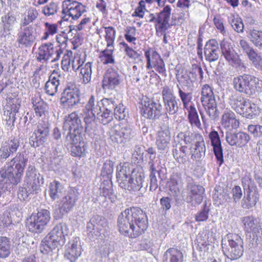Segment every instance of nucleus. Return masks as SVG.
Here are the masks:
<instances>
[{"mask_svg":"<svg viewBox=\"0 0 262 262\" xmlns=\"http://www.w3.org/2000/svg\"><path fill=\"white\" fill-rule=\"evenodd\" d=\"M187 125L186 130L180 132L176 137L181 147L179 150L173 148L172 153L179 163H183L184 157L189 155L195 161L200 160L205 155L206 146L203 136L199 133H191Z\"/></svg>","mask_w":262,"mask_h":262,"instance_id":"f257e3e1","label":"nucleus"},{"mask_svg":"<svg viewBox=\"0 0 262 262\" xmlns=\"http://www.w3.org/2000/svg\"><path fill=\"white\" fill-rule=\"evenodd\" d=\"M118 226L121 234L136 238L144 232L148 227L146 215L139 208H127L119 215Z\"/></svg>","mask_w":262,"mask_h":262,"instance_id":"f03ea898","label":"nucleus"},{"mask_svg":"<svg viewBox=\"0 0 262 262\" xmlns=\"http://www.w3.org/2000/svg\"><path fill=\"white\" fill-rule=\"evenodd\" d=\"M116 178L120 187L125 190L136 191L142 187L144 174L133 171L130 174L128 167L119 165L117 167Z\"/></svg>","mask_w":262,"mask_h":262,"instance_id":"7ed1b4c3","label":"nucleus"},{"mask_svg":"<svg viewBox=\"0 0 262 262\" xmlns=\"http://www.w3.org/2000/svg\"><path fill=\"white\" fill-rule=\"evenodd\" d=\"M69 230L64 223L57 224L46 237L45 244L40 247V251L44 254H48L50 251L58 249L66 242V236L68 235Z\"/></svg>","mask_w":262,"mask_h":262,"instance_id":"20e7f679","label":"nucleus"},{"mask_svg":"<svg viewBox=\"0 0 262 262\" xmlns=\"http://www.w3.org/2000/svg\"><path fill=\"white\" fill-rule=\"evenodd\" d=\"M232 84L236 91L246 95L262 92V80L250 74H244L234 77Z\"/></svg>","mask_w":262,"mask_h":262,"instance_id":"39448f33","label":"nucleus"},{"mask_svg":"<svg viewBox=\"0 0 262 262\" xmlns=\"http://www.w3.org/2000/svg\"><path fill=\"white\" fill-rule=\"evenodd\" d=\"M244 242L236 234H228L222 241L224 253L231 260L239 258L243 254Z\"/></svg>","mask_w":262,"mask_h":262,"instance_id":"423d86ee","label":"nucleus"},{"mask_svg":"<svg viewBox=\"0 0 262 262\" xmlns=\"http://www.w3.org/2000/svg\"><path fill=\"white\" fill-rule=\"evenodd\" d=\"M78 198V192L74 188H70L64 193L58 201V209L54 212V217L60 219L69 213L74 207Z\"/></svg>","mask_w":262,"mask_h":262,"instance_id":"0eeeda50","label":"nucleus"},{"mask_svg":"<svg viewBox=\"0 0 262 262\" xmlns=\"http://www.w3.org/2000/svg\"><path fill=\"white\" fill-rule=\"evenodd\" d=\"M201 101L207 114L211 119L218 118L220 112L212 89L208 84L202 88Z\"/></svg>","mask_w":262,"mask_h":262,"instance_id":"6e6552de","label":"nucleus"},{"mask_svg":"<svg viewBox=\"0 0 262 262\" xmlns=\"http://www.w3.org/2000/svg\"><path fill=\"white\" fill-rule=\"evenodd\" d=\"M62 54L60 47H55L52 43L49 42L42 43L36 52V58L38 62L48 63L51 59V62L58 61Z\"/></svg>","mask_w":262,"mask_h":262,"instance_id":"1a4fd4ad","label":"nucleus"},{"mask_svg":"<svg viewBox=\"0 0 262 262\" xmlns=\"http://www.w3.org/2000/svg\"><path fill=\"white\" fill-rule=\"evenodd\" d=\"M101 108L100 101L96 100L94 96L91 95L83 110L85 130L91 129V125L94 123L96 118L99 120V116L101 115Z\"/></svg>","mask_w":262,"mask_h":262,"instance_id":"9d476101","label":"nucleus"},{"mask_svg":"<svg viewBox=\"0 0 262 262\" xmlns=\"http://www.w3.org/2000/svg\"><path fill=\"white\" fill-rule=\"evenodd\" d=\"M50 220V212L46 209H40L37 213H33L27 219V227L30 232L41 233Z\"/></svg>","mask_w":262,"mask_h":262,"instance_id":"9b49d317","label":"nucleus"},{"mask_svg":"<svg viewBox=\"0 0 262 262\" xmlns=\"http://www.w3.org/2000/svg\"><path fill=\"white\" fill-rule=\"evenodd\" d=\"M86 6L81 3L73 0H64L62 2L61 17L64 21L78 19L85 12Z\"/></svg>","mask_w":262,"mask_h":262,"instance_id":"f8f14e48","label":"nucleus"},{"mask_svg":"<svg viewBox=\"0 0 262 262\" xmlns=\"http://www.w3.org/2000/svg\"><path fill=\"white\" fill-rule=\"evenodd\" d=\"M141 113L145 118L156 120L162 115V106L159 101H155L148 97H143L141 101Z\"/></svg>","mask_w":262,"mask_h":262,"instance_id":"ddd939ff","label":"nucleus"},{"mask_svg":"<svg viewBox=\"0 0 262 262\" xmlns=\"http://www.w3.org/2000/svg\"><path fill=\"white\" fill-rule=\"evenodd\" d=\"M50 124L48 121H39L29 137V144L37 147L46 142L49 136Z\"/></svg>","mask_w":262,"mask_h":262,"instance_id":"4468645a","label":"nucleus"},{"mask_svg":"<svg viewBox=\"0 0 262 262\" xmlns=\"http://www.w3.org/2000/svg\"><path fill=\"white\" fill-rule=\"evenodd\" d=\"M107 227V220L103 217L96 215L87 223L86 232L89 237L92 241L99 238L102 232Z\"/></svg>","mask_w":262,"mask_h":262,"instance_id":"2eb2a0df","label":"nucleus"},{"mask_svg":"<svg viewBox=\"0 0 262 262\" xmlns=\"http://www.w3.org/2000/svg\"><path fill=\"white\" fill-rule=\"evenodd\" d=\"M242 184L244 187H248V190L247 194L244 195L242 200V206L244 208L249 209L257 203L259 199V194L251 179L248 177L242 179Z\"/></svg>","mask_w":262,"mask_h":262,"instance_id":"dca6fc26","label":"nucleus"},{"mask_svg":"<svg viewBox=\"0 0 262 262\" xmlns=\"http://www.w3.org/2000/svg\"><path fill=\"white\" fill-rule=\"evenodd\" d=\"M146 58V68L148 69L154 68L161 76H167L165 64L160 55L155 50L149 49L145 52Z\"/></svg>","mask_w":262,"mask_h":262,"instance_id":"f3484780","label":"nucleus"},{"mask_svg":"<svg viewBox=\"0 0 262 262\" xmlns=\"http://www.w3.org/2000/svg\"><path fill=\"white\" fill-rule=\"evenodd\" d=\"M162 96L166 113L170 115L176 114L179 111L181 102L173 94L172 90L165 85L162 88Z\"/></svg>","mask_w":262,"mask_h":262,"instance_id":"a211bd4d","label":"nucleus"},{"mask_svg":"<svg viewBox=\"0 0 262 262\" xmlns=\"http://www.w3.org/2000/svg\"><path fill=\"white\" fill-rule=\"evenodd\" d=\"M63 128L69 132L67 137L82 135L83 128L81 125V121L75 113H72L64 118Z\"/></svg>","mask_w":262,"mask_h":262,"instance_id":"6ab92c4d","label":"nucleus"},{"mask_svg":"<svg viewBox=\"0 0 262 262\" xmlns=\"http://www.w3.org/2000/svg\"><path fill=\"white\" fill-rule=\"evenodd\" d=\"M44 179L38 170L33 166L29 165L26 170L25 185L31 187L33 191L38 192L40 187L43 184Z\"/></svg>","mask_w":262,"mask_h":262,"instance_id":"aec40b11","label":"nucleus"},{"mask_svg":"<svg viewBox=\"0 0 262 262\" xmlns=\"http://www.w3.org/2000/svg\"><path fill=\"white\" fill-rule=\"evenodd\" d=\"M28 158L24 152H18L8 165V168H12L13 169L11 172L16 177L15 182H20Z\"/></svg>","mask_w":262,"mask_h":262,"instance_id":"412c9836","label":"nucleus"},{"mask_svg":"<svg viewBox=\"0 0 262 262\" xmlns=\"http://www.w3.org/2000/svg\"><path fill=\"white\" fill-rule=\"evenodd\" d=\"M100 102L101 115L99 116V121L104 125L107 124L113 120V110L117 104L113 98H103Z\"/></svg>","mask_w":262,"mask_h":262,"instance_id":"4be33fe9","label":"nucleus"},{"mask_svg":"<svg viewBox=\"0 0 262 262\" xmlns=\"http://www.w3.org/2000/svg\"><path fill=\"white\" fill-rule=\"evenodd\" d=\"M81 245L78 237H73L66 246L64 257L70 262H75L80 256Z\"/></svg>","mask_w":262,"mask_h":262,"instance_id":"5701e85b","label":"nucleus"},{"mask_svg":"<svg viewBox=\"0 0 262 262\" xmlns=\"http://www.w3.org/2000/svg\"><path fill=\"white\" fill-rule=\"evenodd\" d=\"M66 141L72 145L71 154L73 156L82 157L87 152L85 143L83 141L82 135L67 137Z\"/></svg>","mask_w":262,"mask_h":262,"instance_id":"b1692460","label":"nucleus"},{"mask_svg":"<svg viewBox=\"0 0 262 262\" xmlns=\"http://www.w3.org/2000/svg\"><path fill=\"white\" fill-rule=\"evenodd\" d=\"M171 11V7L166 5L160 12L156 13L157 24H155V29L157 33H164L168 29Z\"/></svg>","mask_w":262,"mask_h":262,"instance_id":"393cba45","label":"nucleus"},{"mask_svg":"<svg viewBox=\"0 0 262 262\" xmlns=\"http://www.w3.org/2000/svg\"><path fill=\"white\" fill-rule=\"evenodd\" d=\"M80 92L75 86H67L63 90L61 102L69 106H73L80 103Z\"/></svg>","mask_w":262,"mask_h":262,"instance_id":"a878e982","label":"nucleus"},{"mask_svg":"<svg viewBox=\"0 0 262 262\" xmlns=\"http://www.w3.org/2000/svg\"><path fill=\"white\" fill-rule=\"evenodd\" d=\"M121 78L118 73L114 69H108L103 76L102 88L104 90H113L118 86Z\"/></svg>","mask_w":262,"mask_h":262,"instance_id":"bb28decb","label":"nucleus"},{"mask_svg":"<svg viewBox=\"0 0 262 262\" xmlns=\"http://www.w3.org/2000/svg\"><path fill=\"white\" fill-rule=\"evenodd\" d=\"M19 145V139L16 138L3 142L0 147L1 160H6L11 155L15 152Z\"/></svg>","mask_w":262,"mask_h":262,"instance_id":"cd10ccee","label":"nucleus"},{"mask_svg":"<svg viewBox=\"0 0 262 262\" xmlns=\"http://www.w3.org/2000/svg\"><path fill=\"white\" fill-rule=\"evenodd\" d=\"M35 39L34 29L32 26H22L17 34V42L26 46H31Z\"/></svg>","mask_w":262,"mask_h":262,"instance_id":"c85d7f7f","label":"nucleus"},{"mask_svg":"<svg viewBox=\"0 0 262 262\" xmlns=\"http://www.w3.org/2000/svg\"><path fill=\"white\" fill-rule=\"evenodd\" d=\"M204 54L205 59L210 62L216 61L219 59L220 50L219 43L215 39H210L206 43Z\"/></svg>","mask_w":262,"mask_h":262,"instance_id":"c756f323","label":"nucleus"},{"mask_svg":"<svg viewBox=\"0 0 262 262\" xmlns=\"http://www.w3.org/2000/svg\"><path fill=\"white\" fill-rule=\"evenodd\" d=\"M209 137L211 141V144L213 147L214 154L219 165L221 166L224 162V156L219 135L216 131L213 130L209 133Z\"/></svg>","mask_w":262,"mask_h":262,"instance_id":"7c9ffc66","label":"nucleus"},{"mask_svg":"<svg viewBox=\"0 0 262 262\" xmlns=\"http://www.w3.org/2000/svg\"><path fill=\"white\" fill-rule=\"evenodd\" d=\"M170 139L171 136L169 128L167 127L161 128L158 132L156 137V143L158 149L161 151L167 150L169 147Z\"/></svg>","mask_w":262,"mask_h":262,"instance_id":"2f4dec72","label":"nucleus"},{"mask_svg":"<svg viewBox=\"0 0 262 262\" xmlns=\"http://www.w3.org/2000/svg\"><path fill=\"white\" fill-rule=\"evenodd\" d=\"M60 78V75L58 74V73L54 70L49 76L45 85V93L47 95L53 96L57 92Z\"/></svg>","mask_w":262,"mask_h":262,"instance_id":"473e14b6","label":"nucleus"},{"mask_svg":"<svg viewBox=\"0 0 262 262\" xmlns=\"http://www.w3.org/2000/svg\"><path fill=\"white\" fill-rule=\"evenodd\" d=\"M188 189L189 192L187 198L188 201L192 204H200L203 200L204 188L200 185L190 184Z\"/></svg>","mask_w":262,"mask_h":262,"instance_id":"72a5a7b5","label":"nucleus"},{"mask_svg":"<svg viewBox=\"0 0 262 262\" xmlns=\"http://www.w3.org/2000/svg\"><path fill=\"white\" fill-rule=\"evenodd\" d=\"M242 222L244 224L245 231L249 233H252L257 236L259 233L261 227L257 220L252 216H245L242 219Z\"/></svg>","mask_w":262,"mask_h":262,"instance_id":"f704fd0d","label":"nucleus"},{"mask_svg":"<svg viewBox=\"0 0 262 262\" xmlns=\"http://www.w3.org/2000/svg\"><path fill=\"white\" fill-rule=\"evenodd\" d=\"M220 47L222 55L229 63L231 64L238 57L231 43L228 41L225 40L221 41Z\"/></svg>","mask_w":262,"mask_h":262,"instance_id":"c9c22d12","label":"nucleus"},{"mask_svg":"<svg viewBox=\"0 0 262 262\" xmlns=\"http://www.w3.org/2000/svg\"><path fill=\"white\" fill-rule=\"evenodd\" d=\"M221 123L222 125L227 128H237L239 126V122L236 119L235 114L230 110L224 112L222 115Z\"/></svg>","mask_w":262,"mask_h":262,"instance_id":"e433bc0d","label":"nucleus"},{"mask_svg":"<svg viewBox=\"0 0 262 262\" xmlns=\"http://www.w3.org/2000/svg\"><path fill=\"white\" fill-rule=\"evenodd\" d=\"M49 194L50 198L54 201L59 200L67 191L64 186L58 181H54L51 182L49 187Z\"/></svg>","mask_w":262,"mask_h":262,"instance_id":"4c0bfd02","label":"nucleus"},{"mask_svg":"<svg viewBox=\"0 0 262 262\" xmlns=\"http://www.w3.org/2000/svg\"><path fill=\"white\" fill-rule=\"evenodd\" d=\"M12 168L5 167L0 171V187H4L5 185L12 184L16 185L20 182H15V176L12 173Z\"/></svg>","mask_w":262,"mask_h":262,"instance_id":"58836bf2","label":"nucleus"},{"mask_svg":"<svg viewBox=\"0 0 262 262\" xmlns=\"http://www.w3.org/2000/svg\"><path fill=\"white\" fill-rule=\"evenodd\" d=\"M183 253L177 248H169L163 255V262H183Z\"/></svg>","mask_w":262,"mask_h":262,"instance_id":"ea45409f","label":"nucleus"},{"mask_svg":"<svg viewBox=\"0 0 262 262\" xmlns=\"http://www.w3.org/2000/svg\"><path fill=\"white\" fill-rule=\"evenodd\" d=\"M177 79L179 83L183 86L190 88L195 79V73L189 71H183L181 74L176 75Z\"/></svg>","mask_w":262,"mask_h":262,"instance_id":"a19ab883","label":"nucleus"},{"mask_svg":"<svg viewBox=\"0 0 262 262\" xmlns=\"http://www.w3.org/2000/svg\"><path fill=\"white\" fill-rule=\"evenodd\" d=\"M240 108L241 111H236L237 113L246 118H252L255 114L256 106L254 103H251L249 99H247Z\"/></svg>","mask_w":262,"mask_h":262,"instance_id":"79ce46f5","label":"nucleus"},{"mask_svg":"<svg viewBox=\"0 0 262 262\" xmlns=\"http://www.w3.org/2000/svg\"><path fill=\"white\" fill-rule=\"evenodd\" d=\"M247 99L245 98L236 93H234L230 96L228 99V102L231 107L236 112H241L240 107Z\"/></svg>","mask_w":262,"mask_h":262,"instance_id":"37998d69","label":"nucleus"},{"mask_svg":"<svg viewBox=\"0 0 262 262\" xmlns=\"http://www.w3.org/2000/svg\"><path fill=\"white\" fill-rule=\"evenodd\" d=\"M119 137V144L124 143L129 141L134 136L132 128L128 125H120Z\"/></svg>","mask_w":262,"mask_h":262,"instance_id":"c03bdc74","label":"nucleus"},{"mask_svg":"<svg viewBox=\"0 0 262 262\" xmlns=\"http://www.w3.org/2000/svg\"><path fill=\"white\" fill-rule=\"evenodd\" d=\"M187 110L188 113V119L191 125L192 126H195L198 128H201V123L194 106L193 105H190Z\"/></svg>","mask_w":262,"mask_h":262,"instance_id":"a18cd8bd","label":"nucleus"},{"mask_svg":"<svg viewBox=\"0 0 262 262\" xmlns=\"http://www.w3.org/2000/svg\"><path fill=\"white\" fill-rule=\"evenodd\" d=\"M249 38L250 41L258 49H262V31L251 29L249 31Z\"/></svg>","mask_w":262,"mask_h":262,"instance_id":"49530a36","label":"nucleus"},{"mask_svg":"<svg viewBox=\"0 0 262 262\" xmlns=\"http://www.w3.org/2000/svg\"><path fill=\"white\" fill-rule=\"evenodd\" d=\"M1 19L5 32H9L12 30L16 23V17L10 13L2 16Z\"/></svg>","mask_w":262,"mask_h":262,"instance_id":"de8ad7c7","label":"nucleus"},{"mask_svg":"<svg viewBox=\"0 0 262 262\" xmlns=\"http://www.w3.org/2000/svg\"><path fill=\"white\" fill-rule=\"evenodd\" d=\"M229 198V194L221 187H216L213 193V199L216 203L222 204Z\"/></svg>","mask_w":262,"mask_h":262,"instance_id":"09e8293b","label":"nucleus"},{"mask_svg":"<svg viewBox=\"0 0 262 262\" xmlns=\"http://www.w3.org/2000/svg\"><path fill=\"white\" fill-rule=\"evenodd\" d=\"M59 10V3L51 2L45 6L41 9V12L47 17L54 16Z\"/></svg>","mask_w":262,"mask_h":262,"instance_id":"8fccbe9b","label":"nucleus"},{"mask_svg":"<svg viewBox=\"0 0 262 262\" xmlns=\"http://www.w3.org/2000/svg\"><path fill=\"white\" fill-rule=\"evenodd\" d=\"M38 12L35 8H29L25 14L24 17L20 24L22 26H26L32 23L37 17Z\"/></svg>","mask_w":262,"mask_h":262,"instance_id":"3c124183","label":"nucleus"},{"mask_svg":"<svg viewBox=\"0 0 262 262\" xmlns=\"http://www.w3.org/2000/svg\"><path fill=\"white\" fill-rule=\"evenodd\" d=\"M9 239L4 236L0 237V258H5L10 253Z\"/></svg>","mask_w":262,"mask_h":262,"instance_id":"603ef678","label":"nucleus"},{"mask_svg":"<svg viewBox=\"0 0 262 262\" xmlns=\"http://www.w3.org/2000/svg\"><path fill=\"white\" fill-rule=\"evenodd\" d=\"M113 47L107 48L106 49L102 51L100 58L103 63L107 64H114L115 63V59L113 55Z\"/></svg>","mask_w":262,"mask_h":262,"instance_id":"864d4df0","label":"nucleus"},{"mask_svg":"<svg viewBox=\"0 0 262 262\" xmlns=\"http://www.w3.org/2000/svg\"><path fill=\"white\" fill-rule=\"evenodd\" d=\"M44 33L41 40H47L50 36H53L57 33L58 25L57 24L46 22L44 24Z\"/></svg>","mask_w":262,"mask_h":262,"instance_id":"5fc2aeb1","label":"nucleus"},{"mask_svg":"<svg viewBox=\"0 0 262 262\" xmlns=\"http://www.w3.org/2000/svg\"><path fill=\"white\" fill-rule=\"evenodd\" d=\"M105 39L107 42V48L113 47L116 38V31L113 27H105Z\"/></svg>","mask_w":262,"mask_h":262,"instance_id":"6e6d98bb","label":"nucleus"},{"mask_svg":"<svg viewBox=\"0 0 262 262\" xmlns=\"http://www.w3.org/2000/svg\"><path fill=\"white\" fill-rule=\"evenodd\" d=\"M26 186V187H20L18 189L17 195L20 201H28L30 199V195L32 193H38L36 191H33L32 188L29 187V185Z\"/></svg>","mask_w":262,"mask_h":262,"instance_id":"4d7b16f0","label":"nucleus"},{"mask_svg":"<svg viewBox=\"0 0 262 262\" xmlns=\"http://www.w3.org/2000/svg\"><path fill=\"white\" fill-rule=\"evenodd\" d=\"M80 74L82 76L83 81L85 83L89 82L91 79L92 63L90 62L83 64L80 69Z\"/></svg>","mask_w":262,"mask_h":262,"instance_id":"13d9d810","label":"nucleus"},{"mask_svg":"<svg viewBox=\"0 0 262 262\" xmlns=\"http://www.w3.org/2000/svg\"><path fill=\"white\" fill-rule=\"evenodd\" d=\"M114 115L116 119L122 120L125 119L128 117V114L124 106L122 104L119 103L117 104L114 110Z\"/></svg>","mask_w":262,"mask_h":262,"instance_id":"bf43d9fd","label":"nucleus"},{"mask_svg":"<svg viewBox=\"0 0 262 262\" xmlns=\"http://www.w3.org/2000/svg\"><path fill=\"white\" fill-rule=\"evenodd\" d=\"M136 31L137 30L135 27L127 26L125 30V39L128 42L132 43L134 45H136L137 38L135 37Z\"/></svg>","mask_w":262,"mask_h":262,"instance_id":"052dcab7","label":"nucleus"},{"mask_svg":"<svg viewBox=\"0 0 262 262\" xmlns=\"http://www.w3.org/2000/svg\"><path fill=\"white\" fill-rule=\"evenodd\" d=\"M239 47L243 52L246 54L250 59L253 55H255L256 52L250 46L249 42L244 39H241L239 42Z\"/></svg>","mask_w":262,"mask_h":262,"instance_id":"680f3d73","label":"nucleus"},{"mask_svg":"<svg viewBox=\"0 0 262 262\" xmlns=\"http://www.w3.org/2000/svg\"><path fill=\"white\" fill-rule=\"evenodd\" d=\"M114 171V162L111 160H106L103 165L101 175L109 178Z\"/></svg>","mask_w":262,"mask_h":262,"instance_id":"e2e57ef3","label":"nucleus"},{"mask_svg":"<svg viewBox=\"0 0 262 262\" xmlns=\"http://www.w3.org/2000/svg\"><path fill=\"white\" fill-rule=\"evenodd\" d=\"M120 125L116 124L114 125L109 130L108 134L109 138L114 143L119 144L120 137L119 133Z\"/></svg>","mask_w":262,"mask_h":262,"instance_id":"0e129e2a","label":"nucleus"},{"mask_svg":"<svg viewBox=\"0 0 262 262\" xmlns=\"http://www.w3.org/2000/svg\"><path fill=\"white\" fill-rule=\"evenodd\" d=\"M32 102L36 115L41 116L46 111V107L43 101H37L36 99L32 98Z\"/></svg>","mask_w":262,"mask_h":262,"instance_id":"69168bd1","label":"nucleus"},{"mask_svg":"<svg viewBox=\"0 0 262 262\" xmlns=\"http://www.w3.org/2000/svg\"><path fill=\"white\" fill-rule=\"evenodd\" d=\"M177 88L179 91V95L181 100L183 103L184 108L187 109L188 103L191 99V94L190 93H185L184 92L179 85H177Z\"/></svg>","mask_w":262,"mask_h":262,"instance_id":"338daca9","label":"nucleus"},{"mask_svg":"<svg viewBox=\"0 0 262 262\" xmlns=\"http://www.w3.org/2000/svg\"><path fill=\"white\" fill-rule=\"evenodd\" d=\"M120 45L124 49V51L125 52V54L129 58L136 59L140 56L139 54H138L136 51H135L133 49V48L130 47L125 42H121L120 43Z\"/></svg>","mask_w":262,"mask_h":262,"instance_id":"774afa93","label":"nucleus"}]
</instances>
